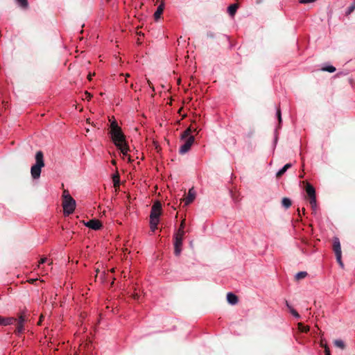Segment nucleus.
<instances>
[{"instance_id": "nucleus-1", "label": "nucleus", "mask_w": 355, "mask_h": 355, "mask_svg": "<svg viewBox=\"0 0 355 355\" xmlns=\"http://www.w3.org/2000/svg\"><path fill=\"white\" fill-rule=\"evenodd\" d=\"M198 127L193 123H192L182 135V139H185L184 143L180 147L179 153L182 155L187 153L190 150L194 142V137L191 134L195 132L198 133Z\"/></svg>"}, {"instance_id": "nucleus-2", "label": "nucleus", "mask_w": 355, "mask_h": 355, "mask_svg": "<svg viewBox=\"0 0 355 355\" xmlns=\"http://www.w3.org/2000/svg\"><path fill=\"white\" fill-rule=\"evenodd\" d=\"M110 135L113 143L117 148H125L124 145L127 144L125 136L115 120L111 121Z\"/></svg>"}, {"instance_id": "nucleus-3", "label": "nucleus", "mask_w": 355, "mask_h": 355, "mask_svg": "<svg viewBox=\"0 0 355 355\" xmlns=\"http://www.w3.org/2000/svg\"><path fill=\"white\" fill-rule=\"evenodd\" d=\"M162 211V204L160 202H155L152 206L150 214V227L152 232H155L157 228Z\"/></svg>"}, {"instance_id": "nucleus-4", "label": "nucleus", "mask_w": 355, "mask_h": 355, "mask_svg": "<svg viewBox=\"0 0 355 355\" xmlns=\"http://www.w3.org/2000/svg\"><path fill=\"white\" fill-rule=\"evenodd\" d=\"M44 166V155L42 151H37L35 155V164L31 166V174L33 179L40 177L42 168Z\"/></svg>"}, {"instance_id": "nucleus-5", "label": "nucleus", "mask_w": 355, "mask_h": 355, "mask_svg": "<svg viewBox=\"0 0 355 355\" xmlns=\"http://www.w3.org/2000/svg\"><path fill=\"white\" fill-rule=\"evenodd\" d=\"M76 207V200L73 198H68L67 200H62V207L64 214L69 216L71 214Z\"/></svg>"}, {"instance_id": "nucleus-6", "label": "nucleus", "mask_w": 355, "mask_h": 355, "mask_svg": "<svg viewBox=\"0 0 355 355\" xmlns=\"http://www.w3.org/2000/svg\"><path fill=\"white\" fill-rule=\"evenodd\" d=\"M333 249L334 251V253L336 254V260L339 265L341 267H343V263L342 262L341 258H342V251H341V246L340 240L338 238L335 237L333 240Z\"/></svg>"}, {"instance_id": "nucleus-7", "label": "nucleus", "mask_w": 355, "mask_h": 355, "mask_svg": "<svg viewBox=\"0 0 355 355\" xmlns=\"http://www.w3.org/2000/svg\"><path fill=\"white\" fill-rule=\"evenodd\" d=\"M28 318L24 311H22L17 321V327L15 333L17 335L22 333L24 331V323L27 321Z\"/></svg>"}, {"instance_id": "nucleus-8", "label": "nucleus", "mask_w": 355, "mask_h": 355, "mask_svg": "<svg viewBox=\"0 0 355 355\" xmlns=\"http://www.w3.org/2000/svg\"><path fill=\"white\" fill-rule=\"evenodd\" d=\"M183 238L178 236H175L174 241V252L176 256H179L182 251Z\"/></svg>"}, {"instance_id": "nucleus-9", "label": "nucleus", "mask_w": 355, "mask_h": 355, "mask_svg": "<svg viewBox=\"0 0 355 355\" xmlns=\"http://www.w3.org/2000/svg\"><path fill=\"white\" fill-rule=\"evenodd\" d=\"M85 225L92 230H100L102 227V224L100 220L97 219H92L86 223H85Z\"/></svg>"}, {"instance_id": "nucleus-10", "label": "nucleus", "mask_w": 355, "mask_h": 355, "mask_svg": "<svg viewBox=\"0 0 355 355\" xmlns=\"http://www.w3.org/2000/svg\"><path fill=\"white\" fill-rule=\"evenodd\" d=\"M196 197V192L193 188L190 189L187 196L184 199V205H188L192 202Z\"/></svg>"}, {"instance_id": "nucleus-11", "label": "nucleus", "mask_w": 355, "mask_h": 355, "mask_svg": "<svg viewBox=\"0 0 355 355\" xmlns=\"http://www.w3.org/2000/svg\"><path fill=\"white\" fill-rule=\"evenodd\" d=\"M164 3L162 1L159 5V6L157 8V10L154 13V18L156 21L160 18L161 15L162 14V12L164 11Z\"/></svg>"}, {"instance_id": "nucleus-12", "label": "nucleus", "mask_w": 355, "mask_h": 355, "mask_svg": "<svg viewBox=\"0 0 355 355\" xmlns=\"http://www.w3.org/2000/svg\"><path fill=\"white\" fill-rule=\"evenodd\" d=\"M124 150H123V148H117L119 150H120V151L121 152V153L123 154V158L125 159H127L128 162H130L131 159H130V155H128V152L130 150L129 149V146L127 144L124 145Z\"/></svg>"}, {"instance_id": "nucleus-13", "label": "nucleus", "mask_w": 355, "mask_h": 355, "mask_svg": "<svg viewBox=\"0 0 355 355\" xmlns=\"http://www.w3.org/2000/svg\"><path fill=\"white\" fill-rule=\"evenodd\" d=\"M17 319L12 317L4 318L1 316V326H8L13 324Z\"/></svg>"}, {"instance_id": "nucleus-14", "label": "nucleus", "mask_w": 355, "mask_h": 355, "mask_svg": "<svg viewBox=\"0 0 355 355\" xmlns=\"http://www.w3.org/2000/svg\"><path fill=\"white\" fill-rule=\"evenodd\" d=\"M305 189L309 198L315 196V190L311 184L306 183Z\"/></svg>"}, {"instance_id": "nucleus-15", "label": "nucleus", "mask_w": 355, "mask_h": 355, "mask_svg": "<svg viewBox=\"0 0 355 355\" xmlns=\"http://www.w3.org/2000/svg\"><path fill=\"white\" fill-rule=\"evenodd\" d=\"M227 300L230 304H236L238 302V297L232 293H228L227 295Z\"/></svg>"}, {"instance_id": "nucleus-16", "label": "nucleus", "mask_w": 355, "mask_h": 355, "mask_svg": "<svg viewBox=\"0 0 355 355\" xmlns=\"http://www.w3.org/2000/svg\"><path fill=\"white\" fill-rule=\"evenodd\" d=\"M237 8L238 6L236 4H231L227 8V11L230 15L234 16L236 12Z\"/></svg>"}, {"instance_id": "nucleus-17", "label": "nucleus", "mask_w": 355, "mask_h": 355, "mask_svg": "<svg viewBox=\"0 0 355 355\" xmlns=\"http://www.w3.org/2000/svg\"><path fill=\"white\" fill-rule=\"evenodd\" d=\"M291 164H285L279 171L277 173V176L280 177L289 168L291 167Z\"/></svg>"}, {"instance_id": "nucleus-18", "label": "nucleus", "mask_w": 355, "mask_h": 355, "mask_svg": "<svg viewBox=\"0 0 355 355\" xmlns=\"http://www.w3.org/2000/svg\"><path fill=\"white\" fill-rule=\"evenodd\" d=\"M309 202L313 210L315 211L317 209V202H316V196H313L309 198Z\"/></svg>"}, {"instance_id": "nucleus-19", "label": "nucleus", "mask_w": 355, "mask_h": 355, "mask_svg": "<svg viewBox=\"0 0 355 355\" xmlns=\"http://www.w3.org/2000/svg\"><path fill=\"white\" fill-rule=\"evenodd\" d=\"M114 187H117L119 186L120 178L118 173H116L112 177Z\"/></svg>"}, {"instance_id": "nucleus-20", "label": "nucleus", "mask_w": 355, "mask_h": 355, "mask_svg": "<svg viewBox=\"0 0 355 355\" xmlns=\"http://www.w3.org/2000/svg\"><path fill=\"white\" fill-rule=\"evenodd\" d=\"M282 204L285 208H288L291 205V201L289 198H284L282 199Z\"/></svg>"}, {"instance_id": "nucleus-21", "label": "nucleus", "mask_w": 355, "mask_h": 355, "mask_svg": "<svg viewBox=\"0 0 355 355\" xmlns=\"http://www.w3.org/2000/svg\"><path fill=\"white\" fill-rule=\"evenodd\" d=\"M298 329L301 332H308L309 331V326H304L302 323H298Z\"/></svg>"}, {"instance_id": "nucleus-22", "label": "nucleus", "mask_w": 355, "mask_h": 355, "mask_svg": "<svg viewBox=\"0 0 355 355\" xmlns=\"http://www.w3.org/2000/svg\"><path fill=\"white\" fill-rule=\"evenodd\" d=\"M334 345L337 347H339L342 349H343L345 347L344 342L342 340H336L334 341Z\"/></svg>"}, {"instance_id": "nucleus-23", "label": "nucleus", "mask_w": 355, "mask_h": 355, "mask_svg": "<svg viewBox=\"0 0 355 355\" xmlns=\"http://www.w3.org/2000/svg\"><path fill=\"white\" fill-rule=\"evenodd\" d=\"M307 275L306 272H299L295 275V278L297 279H301L304 278Z\"/></svg>"}, {"instance_id": "nucleus-24", "label": "nucleus", "mask_w": 355, "mask_h": 355, "mask_svg": "<svg viewBox=\"0 0 355 355\" xmlns=\"http://www.w3.org/2000/svg\"><path fill=\"white\" fill-rule=\"evenodd\" d=\"M17 3L22 8H26L28 6L27 0H16Z\"/></svg>"}, {"instance_id": "nucleus-25", "label": "nucleus", "mask_w": 355, "mask_h": 355, "mask_svg": "<svg viewBox=\"0 0 355 355\" xmlns=\"http://www.w3.org/2000/svg\"><path fill=\"white\" fill-rule=\"evenodd\" d=\"M355 10V1L353 2V3L348 8L346 15H350L354 10Z\"/></svg>"}, {"instance_id": "nucleus-26", "label": "nucleus", "mask_w": 355, "mask_h": 355, "mask_svg": "<svg viewBox=\"0 0 355 355\" xmlns=\"http://www.w3.org/2000/svg\"><path fill=\"white\" fill-rule=\"evenodd\" d=\"M291 313L296 318L299 319L300 318V315H299V313L293 309V308H291Z\"/></svg>"}, {"instance_id": "nucleus-27", "label": "nucleus", "mask_w": 355, "mask_h": 355, "mask_svg": "<svg viewBox=\"0 0 355 355\" xmlns=\"http://www.w3.org/2000/svg\"><path fill=\"white\" fill-rule=\"evenodd\" d=\"M323 70L327 71L330 73H333L336 71V68L333 66H328L323 69Z\"/></svg>"}, {"instance_id": "nucleus-28", "label": "nucleus", "mask_w": 355, "mask_h": 355, "mask_svg": "<svg viewBox=\"0 0 355 355\" xmlns=\"http://www.w3.org/2000/svg\"><path fill=\"white\" fill-rule=\"evenodd\" d=\"M62 198L63 200H67L68 198H72L71 195L69 194V191L67 190H64L62 193Z\"/></svg>"}, {"instance_id": "nucleus-29", "label": "nucleus", "mask_w": 355, "mask_h": 355, "mask_svg": "<svg viewBox=\"0 0 355 355\" xmlns=\"http://www.w3.org/2000/svg\"><path fill=\"white\" fill-rule=\"evenodd\" d=\"M184 229L179 228L178 231L177 232V233L175 234V236H178L184 238Z\"/></svg>"}, {"instance_id": "nucleus-30", "label": "nucleus", "mask_w": 355, "mask_h": 355, "mask_svg": "<svg viewBox=\"0 0 355 355\" xmlns=\"http://www.w3.org/2000/svg\"><path fill=\"white\" fill-rule=\"evenodd\" d=\"M316 0H299V2L300 3H312V2H314Z\"/></svg>"}, {"instance_id": "nucleus-31", "label": "nucleus", "mask_w": 355, "mask_h": 355, "mask_svg": "<svg viewBox=\"0 0 355 355\" xmlns=\"http://www.w3.org/2000/svg\"><path fill=\"white\" fill-rule=\"evenodd\" d=\"M91 97L92 95L89 92H85V97L83 98V99H87V101H89L91 98Z\"/></svg>"}, {"instance_id": "nucleus-32", "label": "nucleus", "mask_w": 355, "mask_h": 355, "mask_svg": "<svg viewBox=\"0 0 355 355\" xmlns=\"http://www.w3.org/2000/svg\"><path fill=\"white\" fill-rule=\"evenodd\" d=\"M277 116L278 120L280 123L282 121V116H281V111L279 109H277Z\"/></svg>"}, {"instance_id": "nucleus-33", "label": "nucleus", "mask_w": 355, "mask_h": 355, "mask_svg": "<svg viewBox=\"0 0 355 355\" xmlns=\"http://www.w3.org/2000/svg\"><path fill=\"white\" fill-rule=\"evenodd\" d=\"M322 346H323V347H324V348L325 355H327L328 354H330L329 349V347H327V345H323L322 344Z\"/></svg>"}, {"instance_id": "nucleus-34", "label": "nucleus", "mask_w": 355, "mask_h": 355, "mask_svg": "<svg viewBox=\"0 0 355 355\" xmlns=\"http://www.w3.org/2000/svg\"><path fill=\"white\" fill-rule=\"evenodd\" d=\"M46 261V258H42L39 262V264L37 265V268H40V264H43Z\"/></svg>"}, {"instance_id": "nucleus-35", "label": "nucleus", "mask_w": 355, "mask_h": 355, "mask_svg": "<svg viewBox=\"0 0 355 355\" xmlns=\"http://www.w3.org/2000/svg\"><path fill=\"white\" fill-rule=\"evenodd\" d=\"M184 224H185V220H182L181 223H180V228L184 229Z\"/></svg>"}, {"instance_id": "nucleus-36", "label": "nucleus", "mask_w": 355, "mask_h": 355, "mask_svg": "<svg viewBox=\"0 0 355 355\" xmlns=\"http://www.w3.org/2000/svg\"><path fill=\"white\" fill-rule=\"evenodd\" d=\"M286 306L289 309V310L291 311V308H293L289 304L288 302L286 301Z\"/></svg>"}, {"instance_id": "nucleus-37", "label": "nucleus", "mask_w": 355, "mask_h": 355, "mask_svg": "<svg viewBox=\"0 0 355 355\" xmlns=\"http://www.w3.org/2000/svg\"><path fill=\"white\" fill-rule=\"evenodd\" d=\"M286 306L289 309V310L291 311V308H293L289 304L288 302L286 301Z\"/></svg>"}, {"instance_id": "nucleus-38", "label": "nucleus", "mask_w": 355, "mask_h": 355, "mask_svg": "<svg viewBox=\"0 0 355 355\" xmlns=\"http://www.w3.org/2000/svg\"><path fill=\"white\" fill-rule=\"evenodd\" d=\"M262 2V0H255V3L259 4V3H261Z\"/></svg>"}, {"instance_id": "nucleus-39", "label": "nucleus", "mask_w": 355, "mask_h": 355, "mask_svg": "<svg viewBox=\"0 0 355 355\" xmlns=\"http://www.w3.org/2000/svg\"><path fill=\"white\" fill-rule=\"evenodd\" d=\"M92 74H89V75H88V79H89V80H92Z\"/></svg>"}, {"instance_id": "nucleus-40", "label": "nucleus", "mask_w": 355, "mask_h": 355, "mask_svg": "<svg viewBox=\"0 0 355 355\" xmlns=\"http://www.w3.org/2000/svg\"><path fill=\"white\" fill-rule=\"evenodd\" d=\"M42 317H43V316H42V315H41L40 319V321H39V322H38V324H41Z\"/></svg>"}, {"instance_id": "nucleus-41", "label": "nucleus", "mask_w": 355, "mask_h": 355, "mask_svg": "<svg viewBox=\"0 0 355 355\" xmlns=\"http://www.w3.org/2000/svg\"><path fill=\"white\" fill-rule=\"evenodd\" d=\"M134 298L135 299H137L138 298V295L137 294L134 295Z\"/></svg>"}, {"instance_id": "nucleus-42", "label": "nucleus", "mask_w": 355, "mask_h": 355, "mask_svg": "<svg viewBox=\"0 0 355 355\" xmlns=\"http://www.w3.org/2000/svg\"><path fill=\"white\" fill-rule=\"evenodd\" d=\"M112 164H114V165H115V164H116V161H115V160H112Z\"/></svg>"}, {"instance_id": "nucleus-43", "label": "nucleus", "mask_w": 355, "mask_h": 355, "mask_svg": "<svg viewBox=\"0 0 355 355\" xmlns=\"http://www.w3.org/2000/svg\"><path fill=\"white\" fill-rule=\"evenodd\" d=\"M129 76H130V74H129V73H126V74H125V78H127L128 77H129Z\"/></svg>"}, {"instance_id": "nucleus-44", "label": "nucleus", "mask_w": 355, "mask_h": 355, "mask_svg": "<svg viewBox=\"0 0 355 355\" xmlns=\"http://www.w3.org/2000/svg\"><path fill=\"white\" fill-rule=\"evenodd\" d=\"M31 282H33L35 281V279H31L30 280Z\"/></svg>"}, {"instance_id": "nucleus-45", "label": "nucleus", "mask_w": 355, "mask_h": 355, "mask_svg": "<svg viewBox=\"0 0 355 355\" xmlns=\"http://www.w3.org/2000/svg\"><path fill=\"white\" fill-rule=\"evenodd\" d=\"M327 355H331V354H328Z\"/></svg>"}]
</instances>
